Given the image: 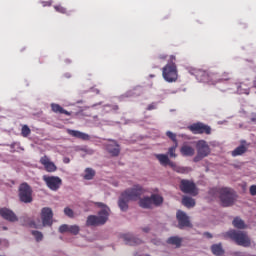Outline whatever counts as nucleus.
Wrapping results in <instances>:
<instances>
[{"mask_svg": "<svg viewBox=\"0 0 256 256\" xmlns=\"http://www.w3.org/2000/svg\"><path fill=\"white\" fill-rule=\"evenodd\" d=\"M226 236L229 237V239H232V241H235V243L241 247L251 246V239H249L247 233L243 231L230 230L226 233Z\"/></svg>", "mask_w": 256, "mask_h": 256, "instance_id": "3", "label": "nucleus"}, {"mask_svg": "<svg viewBox=\"0 0 256 256\" xmlns=\"http://www.w3.org/2000/svg\"><path fill=\"white\" fill-rule=\"evenodd\" d=\"M0 217L4 218L6 221H10V223H15V221H19L15 212L8 208L0 209Z\"/></svg>", "mask_w": 256, "mask_h": 256, "instance_id": "15", "label": "nucleus"}, {"mask_svg": "<svg viewBox=\"0 0 256 256\" xmlns=\"http://www.w3.org/2000/svg\"><path fill=\"white\" fill-rule=\"evenodd\" d=\"M244 153H247V147H245V145H240L232 151V156L238 157L239 155H243Z\"/></svg>", "mask_w": 256, "mask_h": 256, "instance_id": "27", "label": "nucleus"}, {"mask_svg": "<svg viewBox=\"0 0 256 256\" xmlns=\"http://www.w3.org/2000/svg\"><path fill=\"white\" fill-rule=\"evenodd\" d=\"M93 177H95V170H93L92 168H86L84 179H86V181H91Z\"/></svg>", "mask_w": 256, "mask_h": 256, "instance_id": "30", "label": "nucleus"}, {"mask_svg": "<svg viewBox=\"0 0 256 256\" xmlns=\"http://www.w3.org/2000/svg\"><path fill=\"white\" fill-rule=\"evenodd\" d=\"M52 3L51 1H43L42 2V7H51Z\"/></svg>", "mask_w": 256, "mask_h": 256, "instance_id": "42", "label": "nucleus"}, {"mask_svg": "<svg viewBox=\"0 0 256 256\" xmlns=\"http://www.w3.org/2000/svg\"><path fill=\"white\" fill-rule=\"evenodd\" d=\"M177 147H179V143L174 144V146L168 149V155H170V157H177V154L175 153V151H177Z\"/></svg>", "mask_w": 256, "mask_h": 256, "instance_id": "32", "label": "nucleus"}, {"mask_svg": "<svg viewBox=\"0 0 256 256\" xmlns=\"http://www.w3.org/2000/svg\"><path fill=\"white\" fill-rule=\"evenodd\" d=\"M29 227H32L33 229H41V225H37V223H35V221H31L29 223Z\"/></svg>", "mask_w": 256, "mask_h": 256, "instance_id": "40", "label": "nucleus"}, {"mask_svg": "<svg viewBox=\"0 0 256 256\" xmlns=\"http://www.w3.org/2000/svg\"><path fill=\"white\" fill-rule=\"evenodd\" d=\"M139 207H141L142 209H151V207H153V202L151 199V196H146L143 198L139 199Z\"/></svg>", "mask_w": 256, "mask_h": 256, "instance_id": "19", "label": "nucleus"}, {"mask_svg": "<svg viewBox=\"0 0 256 256\" xmlns=\"http://www.w3.org/2000/svg\"><path fill=\"white\" fill-rule=\"evenodd\" d=\"M64 163H69V158H65Z\"/></svg>", "mask_w": 256, "mask_h": 256, "instance_id": "47", "label": "nucleus"}, {"mask_svg": "<svg viewBox=\"0 0 256 256\" xmlns=\"http://www.w3.org/2000/svg\"><path fill=\"white\" fill-rule=\"evenodd\" d=\"M166 243H168V245H175L176 248H179L181 247V243H183V238L179 236H171L167 239Z\"/></svg>", "mask_w": 256, "mask_h": 256, "instance_id": "23", "label": "nucleus"}, {"mask_svg": "<svg viewBox=\"0 0 256 256\" xmlns=\"http://www.w3.org/2000/svg\"><path fill=\"white\" fill-rule=\"evenodd\" d=\"M196 151L197 155L194 157V163H199V161H203L205 157H209L211 155V147L205 140H199L196 142Z\"/></svg>", "mask_w": 256, "mask_h": 256, "instance_id": "4", "label": "nucleus"}, {"mask_svg": "<svg viewBox=\"0 0 256 256\" xmlns=\"http://www.w3.org/2000/svg\"><path fill=\"white\" fill-rule=\"evenodd\" d=\"M211 251L214 255H223L224 251H223V247H221V244H214L211 247Z\"/></svg>", "mask_w": 256, "mask_h": 256, "instance_id": "29", "label": "nucleus"}, {"mask_svg": "<svg viewBox=\"0 0 256 256\" xmlns=\"http://www.w3.org/2000/svg\"><path fill=\"white\" fill-rule=\"evenodd\" d=\"M43 181L46 183L48 189L51 191H59L61 185H63V180L59 176H43Z\"/></svg>", "mask_w": 256, "mask_h": 256, "instance_id": "10", "label": "nucleus"}, {"mask_svg": "<svg viewBox=\"0 0 256 256\" xmlns=\"http://www.w3.org/2000/svg\"><path fill=\"white\" fill-rule=\"evenodd\" d=\"M40 163L48 173H55V171H57V166L55 163L51 162V159H49L47 156L41 157Z\"/></svg>", "mask_w": 256, "mask_h": 256, "instance_id": "16", "label": "nucleus"}, {"mask_svg": "<svg viewBox=\"0 0 256 256\" xmlns=\"http://www.w3.org/2000/svg\"><path fill=\"white\" fill-rule=\"evenodd\" d=\"M188 129L193 133V135H211V126L203 123L196 122L188 126Z\"/></svg>", "mask_w": 256, "mask_h": 256, "instance_id": "9", "label": "nucleus"}, {"mask_svg": "<svg viewBox=\"0 0 256 256\" xmlns=\"http://www.w3.org/2000/svg\"><path fill=\"white\" fill-rule=\"evenodd\" d=\"M176 219L178 221V229H185V227H193L191 221L189 220V216L181 210H178L176 213Z\"/></svg>", "mask_w": 256, "mask_h": 256, "instance_id": "12", "label": "nucleus"}, {"mask_svg": "<svg viewBox=\"0 0 256 256\" xmlns=\"http://www.w3.org/2000/svg\"><path fill=\"white\" fill-rule=\"evenodd\" d=\"M180 191L187 195H192V197L199 195V189H197V185L193 180L182 179L180 181Z\"/></svg>", "mask_w": 256, "mask_h": 256, "instance_id": "7", "label": "nucleus"}, {"mask_svg": "<svg viewBox=\"0 0 256 256\" xmlns=\"http://www.w3.org/2000/svg\"><path fill=\"white\" fill-rule=\"evenodd\" d=\"M204 236L207 237L208 239L213 238V235L209 232L204 233Z\"/></svg>", "mask_w": 256, "mask_h": 256, "instance_id": "44", "label": "nucleus"}, {"mask_svg": "<svg viewBox=\"0 0 256 256\" xmlns=\"http://www.w3.org/2000/svg\"><path fill=\"white\" fill-rule=\"evenodd\" d=\"M159 59H162L163 61H165V59H167V55H160Z\"/></svg>", "mask_w": 256, "mask_h": 256, "instance_id": "46", "label": "nucleus"}, {"mask_svg": "<svg viewBox=\"0 0 256 256\" xmlns=\"http://www.w3.org/2000/svg\"><path fill=\"white\" fill-rule=\"evenodd\" d=\"M219 195L223 207H231L235 203V199H237V195L230 188H220Z\"/></svg>", "mask_w": 256, "mask_h": 256, "instance_id": "5", "label": "nucleus"}, {"mask_svg": "<svg viewBox=\"0 0 256 256\" xmlns=\"http://www.w3.org/2000/svg\"><path fill=\"white\" fill-rule=\"evenodd\" d=\"M180 153L183 157H193L195 155V149L189 145H184L181 147Z\"/></svg>", "mask_w": 256, "mask_h": 256, "instance_id": "22", "label": "nucleus"}, {"mask_svg": "<svg viewBox=\"0 0 256 256\" xmlns=\"http://www.w3.org/2000/svg\"><path fill=\"white\" fill-rule=\"evenodd\" d=\"M59 231H60V233H67V232H69V225H67V224L61 225L59 227Z\"/></svg>", "mask_w": 256, "mask_h": 256, "instance_id": "38", "label": "nucleus"}, {"mask_svg": "<svg viewBox=\"0 0 256 256\" xmlns=\"http://www.w3.org/2000/svg\"><path fill=\"white\" fill-rule=\"evenodd\" d=\"M190 74L194 75L199 83H209L211 81V76L205 70L192 69L190 70Z\"/></svg>", "mask_w": 256, "mask_h": 256, "instance_id": "13", "label": "nucleus"}, {"mask_svg": "<svg viewBox=\"0 0 256 256\" xmlns=\"http://www.w3.org/2000/svg\"><path fill=\"white\" fill-rule=\"evenodd\" d=\"M53 113H59L60 115H67L68 117H71V112L65 110L61 105L52 103L50 105Z\"/></svg>", "mask_w": 256, "mask_h": 256, "instance_id": "20", "label": "nucleus"}, {"mask_svg": "<svg viewBox=\"0 0 256 256\" xmlns=\"http://www.w3.org/2000/svg\"><path fill=\"white\" fill-rule=\"evenodd\" d=\"M22 137H29L31 135V128L27 125H23L21 129Z\"/></svg>", "mask_w": 256, "mask_h": 256, "instance_id": "31", "label": "nucleus"}, {"mask_svg": "<svg viewBox=\"0 0 256 256\" xmlns=\"http://www.w3.org/2000/svg\"><path fill=\"white\" fill-rule=\"evenodd\" d=\"M150 198L152 199V205H155L156 207H159V205L163 204V196L161 195L152 194Z\"/></svg>", "mask_w": 256, "mask_h": 256, "instance_id": "26", "label": "nucleus"}, {"mask_svg": "<svg viewBox=\"0 0 256 256\" xmlns=\"http://www.w3.org/2000/svg\"><path fill=\"white\" fill-rule=\"evenodd\" d=\"M31 234L33 235V237H35L37 242L43 241V233L37 230H32Z\"/></svg>", "mask_w": 256, "mask_h": 256, "instance_id": "34", "label": "nucleus"}, {"mask_svg": "<svg viewBox=\"0 0 256 256\" xmlns=\"http://www.w3.org/2000/svg\"><path fill=\"white\" fill-rule=\"evenodd\" d=\"M166 135H167V137H168L169 139H171V141H173L174 145H177V143H179V142L177 141V134H175V133H173V132H171V131H167V132H166Z\"/></svg>", "mask_w": 256, "mask_h": 256, "instance_id": "33", "label": "nucleus"}, {"mask_svg": "<svg viewBox=\"0 0 256 256\" xmlns=\"http://www.w3.org/2000/svg\"><path fill=\"white\" fill-rule=\"evenodd\" d=\"M122 194H124L130 201H139L141 196L145 195V188L136 184L132 188L126 189Z\"/></svg>", "mask_w": 256, "mask_h": 256, "instance_id": "6", "label": "nucleus"}, {"mask_svg": "<svg viewBox=\"0 0 256 256\" xmlns=\"http://www.w3.org/2000/svg\"><path fill=\"white\" fill-rule=\"evenodd\" d=\"M167 165H169V167H171V169H173L174 171H177L178 173L180 172V170L177 169V164H175V162L170 160Z\"/></svg>", "mask_w": 256, "mask_h": 256, "instance_id": "39", "label": "nucleus"}, {"mask_svg": "<svg viewBox=\"0 0 256 256\" xmlns=\"http://www.w3.org/2000/svg\"><path fill=\"white\" fill-rule=\"evenodd\" d=\"M250 195L255 197V195H256V185L250 186Z\"/></svg>", "mask_w": 256, "mask_h": 256, "instance_id": "41", "label": "nucleus"}, {"mask_svg": "<svg viewBox=\"0 0 256 256\" xmlns=\"http://www.w3.org/2000/svg\"><path fill=\"white\" fill-rule=\"evenodd\" d=\"M156 159L159 161L160 165L167 167L169 163V156L167 154H155Z\"/></svg>", "mask_w": 256, "mask_h": 256, "instance_id": "24", "label": "nucleus"}, {"mask_svg": "<svg viewBox=\"0 0 256 256\" xmlns=\"http://www.w3.org/2000/svg\"><path fill=\"white\" fill-rule=\"evenodd\" d=\"M142 231H144V233H149V231H151V228L145 227L142 229Z\"/></svg>", "mask_w": 256, "mask_h": 256, "instance_id": "45", "label": "nucleus"}, {"mask_svg": "<svg viewBox=\"0 0 256 256\" xmlns=\"http://www.w3.org/2000/svg\"><path fill=\"white\" fill-rule=\"evenodd\" d=\"M64 214H65L67 217H70V218L75 217V212H73V209H71V208H69V207L64 208Z\"/></svg>", "mask_w": 256, "mask_h": 256, "instance_id": "36", "label": "nucleus"}, {"mask_svg": "<svg viewBox=\"0 0 256 256\" xmlns=\"http://www.w3.org/2000/svg\"><path fill=\"white\" fill-rule=\"evenodd\" d=\"M182 173H185V168H182Z\"/></svg>", "mask_w": 256, "mask_h": 256, "instance_id": "49", "label": "nucleus"}, {"mask_svg": "<svg viewBox=\"0 0 256 256\" xmlns=\"http://www.w3.org/2000/svg\"><path fill=\"white\" fill-rule=\"evenodd\" d=\"M182 205H184V207H187L188 209H191V207L195 206V199L189 196H184L182 198Z\"/></svg>", "mask_w": 256, "mask_h": 256, "instance_id": "25", "label": "nucleus"}, {"mask_svg": "<svg viewBox=\"0 0 256 256\" xmlns=\"http://www.w3.org/2000/svg\"><path fill=\"white\" fill-rule=\"evenodd\" d=\"M106 151L111 155V157H119L121 153V146L115 140H110L108 144H106Z\"/></svg>", "mask_w": 256, "mask_h": 256, "instance_id": "14", "label": "nucleus"}, {"mask_svg": "<svg viewBox=\"0 0 256 256\" xmlns=\"http://www.w3.org/2000/svg\"><path fill=\"white\" fill-rule=\"evenodd\" d=\"M3 230H4V231H7V227L4 226V227H3Z\"/></svg>", "mask_w": 256, "mask_h": 256, "instance_id": "48", "label": "nucleus"}, {"mask_svg": "<svg viewBox=\"0 0 256 256\" xmlns=\"http://www.w3.org/2000/svg\"><path fill=\"white\" fill-rule=\"evenodd\" d=\"M67 133L71 137H75L76 139H81L82 141H89V139H91V136H89V134H85L78 130L67 129Z\"/></svg>", "mask_w": 256, "mask_h": 256, "instance_id": "17", "label": "nucleus"}, {"mask_svg": "<svg viewBox=\"0 0 256 256\" xmlns=\"http://www.w3.org/2000/svg\"><path fill=\"white\" fill-rule=\"evenodd\" d=\"M19 199L22 203H31L33 201V189L27 182L19 186Z\"/></svg>", "mask_w": 256, "mask_h": 256, "instance_id": "8", "label": "nucleus"}, {"mask_svg": "<svg viewBox=\"0 0 256 256\" xmlns=\"http://www.w3.org/2000/svg\"><path fill=\"white\" fill-rule=\"evenodd\" d=\"M80 228L77 225L69 226L68 233H72V235H79Z\"/></svg>", "mask_w": 256, "mask_h": 256, "instance_id": "35", "label": "nucleus"}, {"mask_svg": "<svg viewBox=\"0 0 256 256\" xmlns=\"http://www.w3.org/2000/svg\"><path fill=\"white\" fill-rule=\"evenodd\" d=\"M95 205L100 207L101 210L98 213V216L90 215L87 217V227H99V225H105L109 220V207L103 202H96Z\"/></svg>", "mask_w": 256, "mask_h": 256, "instance_id": "1", "label": "nucleus"}, {"mask_svg": "<svg viewBox=\"0 0 256 256\" xmlns=\"http://www.w3.org/2000/svg\"><path fill=\"white\" fill-rule=\"evenodd\" d=\"M175 56H170L168 64L162 69V77L167 83H175L177 81V65L175 64Z\"/></svg>", "mask_w": 256, "mask_h": 256, "instance_id": "2", "label": "nucleus"}, {"mask_svg": "<svg viewBox=\"0 0 256 256\" xmlns=\"http://www.w3.org/2000/svg\"><path fill=\"white\" fill-rule=\"evenodd\" d=\"M42 227H51L53 225V210L49 207H44L41 210Z\"/></svg>", "mask_w": 256, "mask_h": 256, "instance_id": "11", "label": "nucleus"}, {"mask_svg": "<svg viewBox=\"0 0 256 256\" xmlns=\"http://www.w3.org/2000/svg\"><path fill=\"white\" fill-rule=\"evenodd\" d=\"M122 239L125 241L127 245H130V246L141 245L143 243L141 239L136 238L131 234H123Z\"/></svg>", "mask_w": 256, "mask_h": 256, "instance_id": "18", "label": "nucleus"}, {"mask_svg": "<svg viewBox=\"0 0 256 256\" xmlns=\"http://www.w3.org/2000/svg\"><path fill=\"white\" fill-rule=\"evenodd\" d=\"M0 243H1V240H0Z\"/></svg>", "mask_w": 256, "mask_h": 256, "instance_id": "50", "label": "nucleus"}, {"mask_svg": "<svg viewBox=\"0 0 256 256\" xmlns=\"http://www.w3.org/2000/svg\"><path fill=\"white\" fill-rule=\"evenodd\" d=\"M129 201H131L130 199H128L123 193L121 194L119 200H118V206L121 209V211H127V209H129Z\"/></svg>", "mask_w": 256, "mask_h": 256, "instance_id": "21", "label": "nucleus"}, {"mask_svg": "<svg viewBox=\"0 0 256 256\" xmlns=\"http://www.w3.org/2000/svg\"><path fill=\"white\" fill-rule=\"evenodd\" d=\"M255 85H256V83H255Z\"/></svg>", "mask_w": 256, "mask_h": 256, "instance_id": "51", "label": "nucleus"}, {"mask_svg": "<svg viewBox=\"0 0 256 256\" xmlns=\"http://www.w3.org/2000/svg\"><path fill=\"white\" fill-rule=\"evenodd\" d=\"M54 9L55 11H57V13H62V14L67 13V9L61 5L54 6Z\"/></svg>", "mask_w": 256, "mask_h": 256, "instance_id": "37", "label": "nucleus"}, {"mask_svg": "<svg viewBox=\"0 0 256 256\" xmlns=\"http://www.w3.org/2000/svg\"><path fill=\"white\" fill-rule=\"evenodd\" d=\"M232 225L236 229H245V222L239 217L234 218Z\"/></svg>", "mask_w": 256, "mask_h": 256, "instance_id": "28", "label": "nucleus"}, {"mask_svg": "<svg viewBox=\"0 0 256 256\" xmlns=\"http://www.w3.org/2000/svg\"><path fill=\"white\" fill-rule=\"evenodd\" d=\"M153 109H156L155 104L148 105V107H147L148 111H153Z\"/></svg>", "mask_w": 256, "mask_h": 256, "instance_id": "43", "label": "nucleus"}]
</instances>
